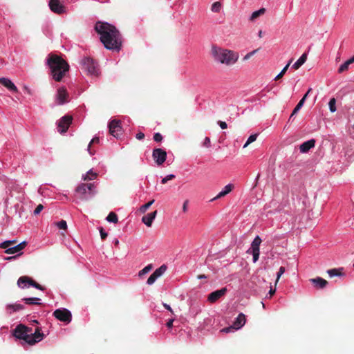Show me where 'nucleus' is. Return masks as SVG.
<instances>
[{
  "instance_id": "nucleus-46",
  "label": "nucleus",
  "mask_w": 354,
  "mask_h": 354,
  "mask_svg": "<svg viewBox=\"0 0 354 354\" xmlns=\"http://www.w3.org/2000/svg\"><path fill=\"white\" fill-rule=\"evenodd\" d=\"M175 178V175L174 174H169L167 176H166L165 178H163L161 180V183L162 184H165L166 183H167L168 180H170L173 178Z\"/></svg>"
},
{
  "instance_id": "nucleus-47",
  "label": "nucleus",
  "mask_w": 354,
  "mask_h": 354,
  "mask_svg": "<svg viewBox=\"0 0 354 354\" xmlns=\"http://www.w3.org/2000/svg\"><path fill=\"white\" fill-rule=\"evenodd\" d=\"M157 278L153 274H151V276L148 278L147 281V283L149 286L152 285L153 283H154V282L156 281Z\"/></svg>"
},
{
  "instance_id": "nucleus-56",
  "label": "nucleus",
  "mask_w": 354,
  "mask_h": 354,
  "mask_svg": "<svg viewBox=\"0 0 354 354\" xmlns=\"http://www.w3.org/2000/svg\"><path fill=\"white\" fill-rule=\"evenodd\" d=\"M204 145L207 147L210 146V139L208 137H206L204 140Z\"/></svg>"
},
{
  "instance_id": "nucleus-15",
  "label": "nucleus",
  "mask_w": 354,
  "mask_h": 354,
  "mask_svg": "<svg viewBox=\"0 0 354 354\" xmlns=\"http://www.w3.org/2000/svg\"><path fill=\"white\" fill-rule=\"evenodd\" d=\"M44 334L40 333L39 329L37 328L34 333H30V339L29 340V344H34L37 342L42 340Z\"/></svg>"
},
{
  "instance_id": "nucleus-41",
  "label": "nucleus",
  "mask_w": 354,
  "mask_h": 354,
  "mask_svg": "<svg viewBox=\"0 0 354 354\" xmlns=\"http://www.w3.org/2000/svg\"><path fill=\"white\" fill-rule=\"evenodd\" d=\"M86 185H87V191L88 192L89 196L91 198L95 194V191H94L95 185L93 183H88V184H86Z\"/></svg>"
},
{
  "instance_id": "nucleus-3",
  "label": "nucleus",
  "mask_w": 354,
  "mask_h": 354,
  "mask_svg": "<svg viewBox=\"0 0 354 354\" xmlns=\"http://www.w3.org/2000/svg\"><path fill=\"white\" fill-rule=\"evenodd\" d=\"M211 55L216 62L227 66H233L239 58V55L237 52L217 46H212Z\"/></svg>"
},
{
  "instance_id": "nucleus-31",
  "label": "nucleus",
  "mask_w": 354,
  "mask_h": 354,
  "mask_svg": "<svg viewBox=\"0 0 354 354\" xmlns=\"http://www.w3.org/2000/svg\"><path fill=\"white\" fill-rule=\"evenodd\" d=\"M6 253L7 254H15L19 252V254H21V250L20 247H18L17 245H12V247L8 248L7 250H6Z\"/></svg>"
},
{
  "instance_id": "nucleus-17",
  "label": "nucleus",
  "mask_w": 354,
  "mask_h": 354,
  "mask_svg": "<svg viewBox=\"0 0 354 354\" xmlns=\"http://www.w3.org/2000/svg\"><path fill=\"white\" fill-rule=\"evenodd\" d=\"M76 192L78 194L80 195L82 199L86 200L90 198L88 192L87 191L86 184L82 183L80 185H79L76 189Z\"/></svg>"
},
{
  "instance_id": "nucleus-13",
  "label": "nucleus",
  "mask_w": 354,
  "mask_h": 354,
  "mask_svg": "<svg viewBox=\"0 0 354 354\" xmlns=\"http://www.w3.org/2000/svg\"><path fill=\"white\" fill-rule=\"evenodd\" d=\"M227 292V288H223L220 290L211 292L207 297V300L211 303H214L218 300L221 297L224 296Z\"/></svg>"
},
{
  "instance_id": "nucleus-38",
  "label": "nucleus",
  "mask_w": 354,
  "mask_h": 354,
  "mask_svg": "<svg viewBox=\"0 0 354 354\" xmlns=\"http://www.w3.org/2000/svg\"><path fill=\"white\" fill-rule=\"evenodd\" d=\"M154 200H151V201L148 202L147 203L142 205L140 207V212L141 213H145L146 211L151 207V205L154 203Z\"/></svg>"
},
{
  "instance_id": "nucleus-28",
  "label": "nucleus",
  "mask_w": 354,
  "mask_h": 354,
  "mask_svg": "<svg viewBox=\"0 0 354 354\" xmlns=\"http://www.w3.org/2000/svg\"><path fill=\"white\" fill-rule=\"evenodd\" d=\"M96 177L97 174L93 172L92 169H90L82 178L84 180H91L95 179Z\"/></svg>"
},
{
  "instance_id": "nucleus-23",
  "label": "nucleus",
  "mask_w": 354,
  "mask_h": 354,
  "mask_svg": "<svg viewBox=\"0 0 354 354\" xmlns=\"http://www.w3.org/2000/svg\"><path fill=\"white\" fill-rule=\"evenodd\" d=\"M307 59V54L304 53L292 65V68L295 70H297L300 68L306 61Z\"/></svg>"
},
{
  "instance_id": "nucleus-58",
  "label": "nucleus",
  "mask_w": 354,
  "mask_h": 354,
  "mask_svg": "<svg viewBox=\"0 0 354 354\" xmlns=\"http://www.w3.org/2000/svg\"><path fill=\"white\" fill-rule=\"evenodd\" d=\"M26 245V241H22L21 243L17 244V246L20 247V250L21 251L25 248Z\"/></svg>"
},
{
  "instance_id": "nucleus-43",
  "label": "nucleus",
  "mask_w": 354,
  "mask_h": 354,
  "mask_svg": "<svg viewBox=\"0 0 354 354\" xmlns=\"http://www.w3.org/2000/svg\"><path fill=\"white\" fill-rule=\"evenodd\" d=\"M285 268L281 266L279 268V271L277 274V279H276V281H275V284L277 283V282L279 281L280 277H281V275L285 272Z\"/></svg>"
},
{
  "instance_id": "nucleus-1",
  "label": "nucleus",
  "mask_w": 354,
  "mask_h": 354,
  "mask_svg": "<svg viewBox=\"0 0 354 354\" xmlns=\"http://www.w3.org/2000/svg\"><path fill=\"white\" fill-rule=\"evenodd\" d=\"M95 31L100 35V41L109 50H119L122 40L118 30L109 23L97 21L95 26Z\"/></svg>"
},
{
  "instance_id": "nucleus-29",
  "label": "nucleus",
  "mask_w": 354,
  "mask_h": 354,
  "mask_svg": "<svg viewBox=\"0 0 354 354\" xmlns=\"http://www.w3.org/2000/svg\"><path fill=\"white\" fill-rule=\"evenodd\" d=\"M16 240L6 241L0 243V248L7 250L8 248L12 247L16 243Z\"/></svg>"
},
{
  "instance_id": "nucleus-20",
  "label": "nucleus",
  "mask_w": 354,
  "mask_h": 354,
  "mask_svg": "<svg viewBox=\"0 0 354 354\" xmlns=\"http://www.w3.org/2000/svg\"><path fill=\"white\" fill-rule=\"evenodd\" d=\"M157 214V211H154L147 215L144 216L142 218V221L147 226L151 227L153 220L155 219Z\"/></svg>"
},
{
  "instance_id": "nucleus-62",
  "label": "nucleus",
  "mask_w": 354,
  "mask_h": 354,
  "mask_svg": "<svg viewBox=\"0 0 354 354\" xmlns=\"http://www.w3.org/2000/svg\"><path fill=\"white\" fill-rule=\"evenodd\" d=\"M275 291V289H272V288H270V290L269 291L270 297H271L272 295L274 294Z\"/></svg>"
},
{
  "instance_id": "nucleus-50",
  "label": "nucleus",
  "mask_w": 354,
  "mask_h": 354,
  "mask_svg": "<svg viewBox=\"0 0 354 354\" xmlns=\"http://www.w3.org/2000/svg\"><path fill=\"white\" fill-rule=\"evenodd\" d=\"M258 50H254L250 53H248V54H246L244 57H243V59L244 60H247L249 58H250L253 55H254L257 52Z\"/></svg>"
},
{
  "instance_id": "nucleus-44",
  "label": "nucleus",
  "mask_w": 354,
  "mask_h": 354,
  "mask_svg": "<svg viewBox=\"0 0 354 354\" xmlns=\"http://www.w3.org/2000/svg\"><path fill=\"white\" fill-rule=\"evenodd\" d=\"M30 286H33L38 290H44V288L39 283L34 281L32 279L30 281Z\"/></svg>"
},
{
  "instance_id": "nucleus-2",
  "label": "nucleus",
  "mask_w": 354,
  "mask_h": 354,
  "mask_svg": "<svg viewBox=\"0 0 354 354\" xmlns=\"http://www.w3.org/2000/svg\"><path fill=\"white\" fill-rule=\"evenodd\" d=\"M54 80L60 82L69 70V65L61 57L50 54L46 59Z\"/></svg>"
},
{
  "instance_id": "nucleus-57",
  "label": "nucleus",
  "mask_w": 354,
  "mask_h": 354,
  "mask_svg": "<svg viewBox=\"0 0 354 354\" xmlns=\"http://www.w3.org/2000/svg\"><path fill=\"white\" fill-rule=\"evenodd\" d=\"M136 137L138 140H142L145 138V134L142 132H139L136 134Z\"/></svg>"
},
{
  "instance_id": "nucleus-16",
  "label": "nucleus",
  "mask_w": 354,
  "mask_h": 354,
  "mask_svg": "<svg viewBox=\"0 0 354 354\" xmlns=\"http://www.w3.org/2000/svg\"><path fill=\"white\" fill-rule=\"evenodd\" d=\"M245 316L243 313L239 314L233 323V328L235 330L240 329L245 324Z\"/></svg>"
},
{
  "instance_id": "nucleus-60",
  "label": "nucleus",
  "mask_w": 354,
  "mask_h": 354,
  "mask_svg": "<svg viewBox=\"0 0 354 354\" xmlns=\"http://www.w3.org/2000/svg\"><path fill=\"white\" fill-rule=\"evenodd\" d=\"M163 306L167 309L169 311H170L171 313H173V310L171 308V306L167 304H163Z\"/></svg>"
},
{
  "instance_id": "nucleus-39",
  "label": "nucleus",
  "mask_w": 354,
  "mask_h": 354,
  "mask_svg": "<svg viewBox=\"0 0 354 354\" xmlns=\"http://www.w3.org/2000/svg\"><path fill=\"white\" fill-rule=\"evenodd\" d=\"M327 273L330 277H336V276H342V273L339 272V270L336 268L330 269L327 271Z\"/></svg>"
},
{
  "instance_id": "nucleus-42",
  "label": "nucleus",
  "mask_w": 354,
  "mask_h": 354,
  "mask_svg": "<svg viewBox=\"0 0 354 354\" xmlns=\"http://www.w3.org/2000/svg\"><path fill=\"white\" fill-rule=\"evenodd\" d=\"M348 66H349V64L346 61L344 64H342L338 68V73H343L344 71H347L348 68Z\"/></svg>"
},
{
  "instance_id": "nucleus-51",
  "label": "nucleus",
  "mask_w": 354,
  "mask_h": 354,
  "mask_svg": "<svg viewBox=\"0 0 354 354\" xmlns=\"http://www.w3.org/2000/svg\"><path fill=\"white\" fill-rule=\"evenodd\" d=\"M218 124L222 129H225L227 127V124L225 122L223 121H218Z\"/></svg>"
},
{
  "instance_id": "nucleus-7",
  "label": "nucleus",
  "mask_w": 354,
  "mask_h": 354,
  "mask_svg": "<svg viewBox=\"0 0 354 354\" xmlns=\"http://www.w3.org/2000/svg\"><path fill=\"white\" fill-rule=\"evenodd\" d=\"M55 102L58 105H62L69 102V95L65 87L62 86L57 89Z\"/></svg>"
},
{
  "instance_id": "nucleus-59",
  "label": "nucleus",
  "mask_w": 354,
  "mask_h": 354,
  "mask_svg": "<svg viewBox=\"0 0 354 354\" xmlns=\"http://www.w3.org/2000/svg\"><path fill=\"white\" fill-rule=\"evenodd\" d=\"M26 245V241H22L21 243L17 244V246L20 247V250L21 251L25 248Z\"/></svg>"
},
{
  "instance_id": "nucleus-61",
  "label": "nucleus",
  "mask_w": 354,
  "mask_h": 354,
  "mask_svg": "<svg viewBox=\"0 0 354 354\" xmlns=\"http://www.w3.org/2000/svg\"><path fill=\"white\" fill-rule=\"evenodd\" d=\"M312 91V88H310L308 89V91H307V93L304 95V97L301 98V99H304V102L306 101V99L307 98L308 94L310 93V92Z\"/></svg>"
},
{
  "instance_id": "nucleus-52",
  "label": "nucleus",
  "mask_w": 354,
  "mask_h": 354,
  "mask_svg": "<svg viewBox=\"0 0 354 354\" xmlns=\"http://www.w3.org/2000/svg\"><path fill=\"white\" fill-rule=\"evenodd\" d=\"M100 236H101V238L102 239H105L107 236V233H106L103 228L102 227H100Z\"/></svg>"
},
{
  "instance_id": "nucleus-36",
  "label": "nucleus",
  "mask_w": 354,
  "mask_h": 354,
  "mask_svg": "<svg viewBox=\"0 0 354 354\" xmlns=\"http://www.w3.org/2000/svg\"><path fill=\"white\" fill-rule=\"evenodd\" d=\"M257 133L250 135L249 138H248L246 142L243 145V148L247 147L250 143L254 142L257 138Z\"/></svg>"
},
{
  "instance_id": "nucleus-27",
  "label": "nucleus",
  "mask_w": 354,
  "mask_h": 354,
  "mask_svg": "<svg viewBox=\"0 0 354 354\" xmlns=\"http://www.w3.org/2000/svg\"><path fill=\"white\" fill-rule=\"evenodd\" d=\"M23 300L26 302V304H36L39 305L40 303V299L37 297H29V298H24Z\"/></svg>"
},
{
  "instance_id": "nucleus-26",
  "label": "nucleus",
  "mask_w": 354,
  "mask_h": 354,
  "mask_svg": "<svg viewBox=\"0 0 354 354\" xmlns=\"http://www.w3.org/2000/svg\"><path fill=\"white\" fill-rule=\"evenodd\" d=\"M167 266L162 265L160 268L156 269L152 274L158 279L161 277L167 270Z\"/></svg>"
},
{
  "instance_id": "nucleus-49",
  "label": "nucleus",
  "mask_w": 354,
  "mask_h": 354,
  "mask_svg": "<svg viewBox=\"0 0 354 354\" xmlns=\"http://www.w3.org/2000/svg\"><path fill=\"white\" fill-rule=\"evenodd\" d=\"M153 140L156 142H160L162 140V136L160 133H156L153 135Z\"/></svg>"
},
{
  "instance_id": "nucleus-22",
  "label": "nucleus",
  "mask_w": 354,
  "mask_h": 354,
  "mask_svg": "<svg viewBox=\"0 0 354 354\" xmlns=\"http://www.w3.org/2000/svg\"><path fill=\"white\" fill-rule=\"evenodd\" d=\"M310 281L317 288L322 289L325 288L328 283L327 281L321 278L317 277L314 279H310Z\"/></svg>"
},
{
  "instance_id": "nucleus-21",
  "label": "nucleus",
  "mask_w": 354,
  "mask_h": 354,
  "mask_svg": "<svg viewBox=\"0 0 354 354\" xmlns=\"http://www.w3.org/2000/svg\"><path fill=\"white\" fill-rule=\"evenodd\" d=\"M24 306L20 304H7L6 306V313L8 315L24 309Z\"/></svg>"
},
{
  "instance_id": "nucleus-25",
  "label": "nucleus",
  "mask_w": 354,
  "mask_h": 354,
  "mask_svg": "<svg viewBox=\"0 0 354 354\" xmlns=\"http://www.w3.org/2000/svg\"><path fill=\"white\" fill-rule=\"evenodd\" d=\"M266 12V9L262 8L258 10L253 12L250 17V20L252 21H255L259 17L263 15Z\"/></svg>"
},
{
  "instance_id": "nucleus-9",
  "label": "nucleus",
  "mask_w": 354,
  "mask_h": 354,
  "mask_svg": "<svg viewBox=\"0 0 354 354\" xmlns=\"http://www.w3.org/2000/svg\"><path fill=\"white\" fill-rule=\"evenodd\" d=\"M152 156L158 165H161L165 161L167 153L165 150L158 148L153 151Z\"/></svg>"
},
{
  "instance_id": "nucleus-12",
  "label": "nucleus",
  "mask_w": 354,
  "mask_h": 354,
  "mask_svg": "<svg viewBox=\"0 0 354 354\" xmlns=\"http://www.w3.org/2000/svg\"><path fill=\"white\" fill-rule=\"evenodd\" d=\"M50 9L56 14H63L66 12L65 6L61 3L59 0H50Z\"/></svg>"
},
{
  "instance_id": "nucleus-24",
  "label": "nucleus",
  "mask_w": 354,
  "mask_h": 354,
  "mask_svg": "<svg viewBox=\"0 0 354 354\" xmlns=\"http://www.w3.org/2000/svg\"><path fill=\"white\" fill-rule=\"evenodd\" d=\"M30 280L31 279L28 277H21L17 281V284L20 288H25L28 287L27 285L30 286Z\"/></svg>"
},
{
  "instance_id": "nucleus-4",
  "label": "nucleus",
  "mask_w": 354,
  "mask_h": 354,
  "mask_svg": "<svg viewBox=\"0 0 354 354\" xmlns=\"http://www.w3.org/2000/svg\"><path fill=\"white\" fill-rule=\"evenodd\" d=\"M82 70L86 73L87 75L91 77H97L100 74V70L97 64L94 60L90 57H84L81 60Z\"/></svg>"
},
{
  "instance_id": "nucleus-45",
  "label": "nucleus",
  "mask_w": 354,
  "mask_h": 354,
  "mask_svg": "<svg viewBox=\"0 0 354 354\" xmlns=\"http://www.w3.org/2000/svg\"><path fill=\"white\" fill-rule=\"evenodd\" d=\"M99 141H100V140H99V138H98V137H95V138H93L91 140V142H90V143H89L88 146V152H89V153H90V154H93V153H92V152H91V144H93V143H98V142H99Z\"/></svg>"
},
{
  "instance_id": "nucleus-8",
  "label": "nucleus",
  "mask_w": 354,
  "mask_h": 354,
  "mask_svg": "<svg viewBox=\"0 0 354 354\" xmlns=\"http://www.w3.org/2000/svg\"><path fill=\"white\" fill-rule=\"evenodd\" d=\"M54 316L59 320L64 322H70L71 321V313L66 308L57 309L53 313Z\"/></svg>"
},
{
  "instance_id": "nucleus-14",
  "label": "nucleus",
  "mask_w": 354,
  "mask_h": 354,
  "mask_svg": "<svg viewBox=\"0 0 354 354\" xmlns=\"http://www.w3.org/2000/svg\"><path fill=\"white\" fill-rule=\"evenodd\" d=\"M0 83L6 87L9 91L17 93L18 89L15 84L8 78L0 77Z\"/></svg>"
},
{
  "instance_id": "nucleus-18",
  "label": "nucleus",
  "mask_w": 354,
  "mask_h": 354,
  "mask_svg": "<svg viewBox=\"0 0 354 354\" xmlns=\"http://www.w3.org/2000/svg\"><path fill=\"white\" fill-rule=\"evenodd\" d=\"M233 185L232 184H227L225 186L223 189L214 198H213L211 201H214L215 200L219 199L221 198H223L227 194H228L230 192H232L233 189Z\"/></svg>"
},
{
  "instance_id": "nucleus-10",
  "label": "nucleus",
  "mask_w": 354,
  "mask_h": 354,
  "mask_svg": "<svg viewBox=\"0 0 354 354\" xmlns=\"http://www.w3.org/2000/svg\"><path fill=\"white\" fill-rule=\"evenodd\" d=\"M110 134L115 138H118L122 135V127L118 120H113L109 124Z\"/></svg>"
},
{
  "instance_id": "nucleus-5",
  "label": "nucleus",
  "mask_w": 354,
  "mask_h": 354,
  "mask_svg": "<svg viewBox=\"0 0 354 354\" xmlns=\"http://www.w3.org/2000/svg\"><path fill=\"white\" fill-rule=\"evenodd\" d=\"M30 328L24 325H19L15 329L14 335L17 338L23 339L26 341L28 344H29V340L30 339Z\"/></svg>"
},
{
  "instance_id": "nucleus-40",
  "label": "nucleus",
  "mask_w": 354,
  "mask_h": 354,
  "mask_svg": "<svg viewBox=\"0 0 354 354\" xmlns=\"http://www.w3.org/2000/svg\"><path fill=\"white\" fill-rule=\"evenodd\" d=\"M336 100L335 98H331L328 102L329 109L330 112L334 113L336 111Z\"/></svg>"
},
{
  "instance_id": "nucleus-11",
  "label": "nucleus",
  "mask_w": 354,
  "mask_h": 354,
  "mask_svg": "<svg viewBox=\"0 0 354 354\" xmlns=\"http://www.w3.org/2000/svg\"><path fill=\"white\" fill-rule=\"evenodd\" d=\"M72 122V117L69 115H65L62 117L58 122L57 129L58 131L61 133L66 132L68 129L70 124Z\"/></svg>"
},
{
  "instance_id": "nucleus-34",
  "label": "nucleus",
  "mask_w": 354,
  "mask_h": 354,
  "mask_svg": "<svg viewBox=\"0 0 354 354\" xmlns=\"http://www.w3.org/2000/svg\"><path fill=\"white\" fill-rule=\"evenodd\" d=\"M292 60H290L288 63L283 67L281 71L275 77L274 80H277L283 76V75L287 71L290 64H291Z\"/></svg>"
},
{
  "instance_id": "nucleus-54",
  "label": "nucleus",
  "mask_w": 354,
  "mask_h": 354,
  "mask_svg": "<svg viewBox=\"0 0 354 354\" xmlns=\"http://www.w3.org/2000/svg\"><path fill=\"white\" fill-rule=\"evenodd\" d=\"M233 326H230V327H227V328H223L221 332H224V333H230L231 332L232 330H233Z\"/></svg>"
},
{
  "instance_id": "nucleus-48",
  "label": "nucleus",
  "mask_w": 354,
  "mask_h": 354,
  "mask_svg": "<svg viewBox=\"0 0 354 354\" xmlns=\"http://www.w3.org/2000/svg\"><path fill=\"white\" fill-rule=\"evenodd\" d=\"M43 209H44V206L41 204L38 205L37 206V207L35 208V209L34 210V214L35 215L39 214L42 211Z\"/></svg>"
},
{
  "instance_id": "nucleus-64",
  "label": "nucleus",
  "mask_w": 354,
  "mask_h": 354,
  "mask_svg": "<svg viewBox=\"0 0 354 354\" xmlns=\"http://www.w3.org/2000/svg\"><path fill=\"white\" fill-rule=\"evenodd\" d=\"M198 278L200 279H206L207 277L205 274H201V275L198 276Z\"/></svg>"
},
{
  "instance_id": "nucleus-32",
  "label": "nucleus",
  "mask_w": 354,
  "mask_h": 354,
  "mask_svg": "<svg viewBox=\"0 0 354 354\" xmlns=\"http://www.w3.org/2000/svg\"><path fill=\"white\" fill-rule=\"evenodd\" d=\"M304 104V99H301L299 100V102H298V104L296 105V106L295 107V109H293L292 111V113L290 115V118H292L294 115L297 114V112L301 109V107L303 106Z\"/></svg>"
},
{
  "instance_id": "nucleus-19",
  "label": "nucleus",
  "mask_w": 354,
  "mask_h": 354,
  "mask_svg": "<svg viewBox=\"0 0 354 354\" xmlns=\"http://www.w3.org/2000/svg\"><path fill=\"white\" fill-rule=\"evenodd\" d=\"M315 145V140L314 139L309 140L303 142L300 147V151L302 153L308 152L310 149L313 148Z\"/></svg>"
},
{
  "instance_id": "nucleus-53",
  "label": "nucleus",
  "mask_w": 354,
  "mask_h": 354,
  "mask_svg": "<svg viewBox=\"0 0 354 354\" xmlns=\"http://www.w3.org/2000/svg\"><path fill=\"white\" fill-rule=\"evenodd\" d=\"M189 201L186 200L184 201L183 205V212H187V206H188Z\"/></svg>"
},
{
  "instance_id": "nucleus-30",
  "label": "nucleus",
  "mask_w": 354,
  "mask_h": 354,
  "mask_svg": "<svg viewBox=\"0 0 354 354\" xmlns=\"http://www.w3.org/2000/svg\"><path fill=\"white\" fill-rule=\"evenodd\" d=\"M106 221L109 223H117L118 221V216L115 213L111 212H110L107 217H106Z\"/></svg>"
},
{
  "instance_id": "nucleus-6",
  "label": "nucleus",
  "mask_w": 354,
  "mask_h": 354,
  "mask_svg": "<svg viewBox=\"0 0 354 354\" xmlns=\"http://www.w3.org/2000/svg\"><path fill=\"white\" fill-rule=\"evenodd\" d=\"M261 243V239L259 236H257L251 243V248L248 251L252 254L253 262L255 263L258 261L260 254L259 246Z\"/></svg>"
},
{
  "instance_id": "nucleus-33",
  "label": "nucleus",
  "mask_w": 354,
  "mask_h": 354,
  "mask_svg": "<svg viewBox=\"0 0 354 354\" xmlns=\"http://www.w3.org/2000/svg\"><path fill=\"white\" fill-rule=\"evenodd\" d=\"M221 8H222L221 3L220 2H218V1H216V2H214L212 5L211 10L213 12H219L221 11Z\"/></svg>"
},
{
  "instance_id": "nucleus-55",
  "label": "nucleus",
  "mask_w": 354,
  "mask_h": 354,
  "mask_svg": "<svg viewBox=\"0 0 354 354\" xmlns=\"http://www.w3.org/2000/svg\"><path fill=\"white\" fill-rule=\"evenodd\" d=\"M174 321V319L172 318V319H169L168 322H167L166 325L169 328H171L172 327Z\"/></svg>"
},
{
  "instance_id": "nucleus-35",
  "label": "nucleus",
  "mask_w": 354,
  "mask_h": 354,
  "mask_svg": "<svg viewBox=\"0 0 354 354\" xmlns=\"http://www.w3.org/2000/svg\"><path fill=\"white\" fill-rule=\"evenodd\" d=\"M54 225L57 226L60 230H66L67 229V223L64 220H61L60 221L54 223Z\"/></svg>"
},
{
  "instance_id": "nucleus-37",
  "label": "nucleus",
  "mask_w": 354,
  "mask_h": 354,
  "mask_svg": "<svg viewBox=\"0 0 354 354\" xmlns=\"http://www.w3.org/2000/svg\"><path fill=\"white\" fill-rule=\"evenodd\" d=\"M152 268L153 266L151 264H149L139 272L138 275L141 277L150 272L152 270Z\"/></svg>"
},
{
  "instance_id": "nucleus-63",
  "label": "nucleus",
  "mask_w": 354,
  "mask_h": 354,
  "mask_svg": "<svg viewBox=\"0 0 354 354\" xmlns=\"http://www.w3.org/2000/svg\"><path fill=\"white\" fill-rule=\"evenodd\" d=\"M346 62L348 63L349 65L354 63V56L348 59Z\"/></svg>"
}]
</instances>
